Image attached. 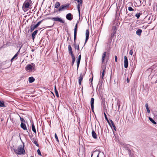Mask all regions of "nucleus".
<instances>
[{
  "label": "nucleus",
  "mask_w": 157,
  "mask_h": 157,
  "mask_svg": "<svg viewBox=\"0 0 157 157\" xmlns=\"http://www.w3.org/2000/svg\"><path fill=\"white\" fill-rule=\"evenodd\" d=\"M145 106L146 109L147 110V112L148 113H150V109H149V108L148 105V104L147 103H146L145 104Z\"/></svg>",
  "instance_id": "30"
},
{
  "label": "nucleus",
  "mask_w": 157,
  "mask_h": 157,
  "mask_svg": "<svg viewBox=\"0 0 157 157\" xmlns=\"http://www.w3.org/2000/svg\"><path fill=\"white\" fill-rule=\"evenodd\" d=\"M78 21L75 25V29H74V36L75 40V39H76V35H77V25H78Z\"/></svg>",
  "instance_id": "7"
},
{
  "label": "nucleus",
  "mask_w": 157,
  "mask_h": 157,
  "mask_svg": "<svg viewBox=\"0 0 157 157\" xmlns=\"http://www.w3.org/2000/svg\"><path fill=\"white\" fill-rule=\"evenodd\" d=\"M149 119L152 123L154 124H156V123L153 120V119L152 118L149 117Z\"/></svg>",
  "instance_id": "35"
},
{
  "label": "nucleus",
  "mask_w": 157,
  "mask_h": 157,
  "mask_svg": "<svg viewBox=\"0 0 157 157\" xmlns=\"http://www.w3.org/2000/svg\"><path fill=\"white\" fill-rule=\"evenodd\" d=\"M57 50H56V52H57Z\"/></svg>",
  "instance_id": "63"
},
{
  "label": "nucleus",
  "mask_w": 157,
  "mask_h": 157,
  "mask_svg": "<svg viewBox=\"0 0 157 157\" xmlns=\"http://www.w3.org/2000/svg\"><path fill=\"white\" fill-rule=\"evenodd\" d=\"M111 44L110 43H109L107 45V48H108V49H110L112 48V47H111Z\"/></svg>",
  "instance_id": "48"
},
{
  "label": "nucleus",
  "mask_w": 157,
  "mask_h": 157,
  "mask_svg": "<svg viewBox=\"0 0 157 157\" xmlns=\"http://www.w3.org/2000/svg\"><path fill=\"white\" fill-rule=\"evenodd\" d=\"M20 50H19V51H18V52L15 55L12 57V58L11 59V62H12L13 60L16 58V57L17 56L18 54L20 52Z\"/></svg>",
  "instance_id": "24"
},
{
  "label": "nucleus",
  "mask_w": 157,
  "mask_h": 157,
  "mask_svg": "<svg viewBox=\"0 0 157 157\" xmlns=\"http://www.w3.org/2000/svg\"><path fill=\"white\" fill-rule=\"evenodd\" d=\"M0 106L4 107L5 106V104L3 101H2L0 100Z\"/></svg>",
  "instance_id": "38"
},
{
  "label": "nucleus",
  "mask_w": 157,
  "mask_h": 157,
  "mask_svg": "<svg viewBox=\"0 0 157 157\" xmlns=\"http://www.w3.org/2000/svg\"><path fill=\"white\" fill-rule=\"evenodd\" d=\"M81 59L78 58L77 60V70H78L79 65Z\"/></svg>",
  "instance_id": "27"
},
{
  "label": "nucleus",
  "mask_w": 157,
  "mask_h": 157,
  "mask_svg": "<svg viewBox=\"0 0 157 157\" xmlns=\"http://www.w3.org/2000/svg\"><path fill=\"white\" fill-rule=\"evenodd\" d=\"M10 65H6L5 67V68H8L9 67H10Z\"/></svg>",
  "instance_id": "54"
},
{
  "label": "nucleus",
  "mask_w": 157,
  "mask_h": 157,
  "mask_svg": "<svg viewBox=\"0 0 157 157\" xmlns=\"http://www.w3.org/2000/svg\"><path fill=\"white\" fill-rule=\"evenodd\" d=\"M118 105V110H119V109L120 108V103L119 104V105Z\"/></svg>",
  "instance_id": "55"
},
{
  "label": "nucleus",
  "mask_w": 157,
  "mask_h": 157,
  "mask_svg": "<svg viewBox=\"0 0 157 157\" xmlns=\"http://www.w3.org/2000/svg\"><path fill=\"white\" fill-rule=\"evenodd\" d=\"M30 157H33V156H30Z\"/></svg>",
  "instance_id": "62"
},
{
  "label": "nucleus",
  "mask_w": 157,
  "mask_h": 157,
  "mask_svg": "<svg viewBox=\"0 0 157 157\" xmlns=\"http://www.w3.org/2000/svg\"><path fill=\"white\" fill-rule=\"evenodd\" d=\"M128 10L129 11H134V9L131 7L129 6L128 7Z\"/></svg>",
  "instance_id": "46"
},
{
  "label": "nucleus",
  "mask_w": 157,
  "mask_h": 157,
  "mask_svg": "<svg viewBox=\"0 0 157 157\" xmlns=\"http://www.w3.org/2000/svg\"><path fill=\"white\" fill-rule=\"evenodd\" d=\"M116 33L113 32L111 35V38L112 39L115 36Z\"/></svg>",
  "instance_id": "41"
},
{
  "label": "nucleus",
  "mask_w": 157,
  "mask_h": 157,
  "mask_svg": "<svg viewBox=\"0 0 157 157\" xmlns=\"http://www.w3.org/2000/svg\"><path fill=\"white\" fill-rule=\"evenodd\" d=\"M32 130L35 133H36V131L35 129V126L33 123L32 124Z\"/></svg>",
  "instance_id": "33"
},
{
  "label": "nucleus",
  "mask_w": 157,
  "mask_h": 157,
  "mask_svg": "<svg viewBox=\"0 0 157 157\" xmlns=\"http://www.w3.org/2000/svg\"><path fill=\"white\" fill-rule=\"evenodd\" d=\"M37 152L38 154L39 155H40V156L42 155L41 153V152H40V150L39 149H38L37 150Z\"/></svg>",
  "instance_id": "47"
},
{
  "label": "nucleus",
  "mask_w": 157,
  "mask_h": 157,
  "mask_svg": "<svg viewBox=\"0 0 157 157\" xmlns=\"http://www.w3.org/2000/svg\"><path fill=\"white\" fill-rule=\"evenodd\" d=\"M94 154H92L91 157H99L100 152L97 153L96 151H94Z\"/></svg>",
  "instance_id": "12"
},
{
  "label": "nucleus",
  "mask_w": 157,
  "mask_h": 157,
  "mask_svg": "<svg viewBox=\"0 0 157 157\" xmlns=\"http://www.w3.org/2000/svg\"><path fill=\"white\" fill-rule=\"evenodd\" d=\"M70 7V4H63L61 5L59 7L58 11H56V12H60L63 10H67Z\"/></svg>",
  "instance_id": "3"
},
{
  "label": "nucleus",
  "mask_w": 157,
  "mask_h": 157,
  "mask_svg": "<svg viewBox=\"0 0 157 157\" xmlns=\"http://www.w3.org/2000/svg\"><path fill=\"white\" fill-rule=\"evenodd\" d=\"M106 53H107L106 52H105L103 53V54H102V59H101L102 63H103L104 62L105 58V57L106 55Z\"/></svg>",
  "instance_id": "21"
},
{
  "label": "nucleus",
  "mask_w": 157,
  "mask_h": 157,
  "mask_svg": "<svg viewBox=\"0 0 157 157\" xmlns=\"http://www.w3.org/2000/svg\"><path fill=\"white\" fill-rule=\"evenodd\" d=\"M68 49H71V48L70 45H69L68 46Z\"/></svg>",
  "instance_id": "52"
},
{
  "label": "nucleus",
  "mask_w": 157,
  "mask_h": 157,
  "mask_svg": "<svg viewBox=\"0 0 157 157\" xmlns=\"http://www.w3.org/2000/svg\"><path fill=\"white\" fill-rule=\"evenodd\" d=\"M83 78V75L82 73L80 74V76L78 78V83L80 85H81V82Z\"/></svg>",
  "instance_id": "16"
},
{
  "label": "nucleus",
  "mask_w": 157,
  "mask_h": 157,
  "mask_svg": "<svg viewBox=\"0 0 157 157\" xmlns=\"http://www.w3.org/2000/svg\"><path fill=\"white\" fill-rule=\"evenodd\" d=\"M32 140L33 142V143L37 147L39 146V145L36 139L33 138Z\"/></svg>",
  "instance_id": "23"
},
{
  "label": "nucleus",
  "mask_w": 157,
  "mask_h": 157,
  "mask_svg": "<svg viewBox=\"0 0 157 157\" xmlns=\"http://www.w3.org/2000/svg\"><path fill=\"white\" fill-rule=\"evenodd\" d=\"M115 61L116 62H117V56H115Z\"/></svg>",
  "instance_id": "51"
},
{
  "label": "nucleus",
  "mask_w": 157,
  "mask_h": 157,
  "mask_svg": "<svg viewBox=\"0 0 157 157\" xmlns=\"http://www.w3.org/2000/svg\"><path fill=\"white\" fill-rule=\"evenodd\" d=\"M142 30L141 29H138L136 31V34L138 35L139 36H140L141 34V33L142 32Z\"/></svg>",
  "instance_id": "25"
},
{
  "label": "nucleus",
  "mask_w": 157,
  "mask_h": 157,
  "mask_svg": "<svg viewBox=\"0 0 157 157\" xmlns=\"http://www.w3.org/2000/svg\"><path fill=\"white\" fill-rule=\"evenodd\" d=\"M111 121H112L111 120H110L109 121L110 122L111 124Z\"/></svg>",
  "instance_id": "59"
},
{
  "label": "nucleus",
  "mask_w": 157,
  "mask_h": 157,
  "mask_svg": "<svg viewBox=\"0 0 157 157\" xmlns=\"http://www.w3.org/2000/svg\"><path fill=\"white\" fill-rule=\"evenodd\" d=\"M104 115L105 116V120L107 121L108 123L109 124V125H110V127H111V124L110 122L109 121V120L108 119L107 117V116L105 113H104Z\"/></svg>",
  "instance_id": "26"
},
{
  "label": "nucleus",
  "mask_w": 157,
  "mask_h": 157,
  "mask_svg": "<svg viewBox=\"0 0 157 157\" xmlns=\"http://www.w3.org/2000/svg\"><path fill=\"white\" fill-rule=\"evenodd\" d=\"M23 44H22V42H18L17 44V48H19V49H21L22 46H23Z\"/></svg>",
  "instance_id": "19"
},
{
  "label": "nucleus",
  "mask_w": 157,
  "mask_h": 157,
  "mask_svg": "<svg viewBox=\"0 0 157 157\" xmlns=\"http://www.w3.org/2000/svg\"><path fill=\"white\" fill-rule=\"evenodd\" d=\"M72 16V15L71 13H68L66 15V18L67 20L71 21L72 19V18L71 17Z\"/></svg>",
  "instance_id": "15"
},
{
  "label": "nucleus",
  "mask_w": 157,
  "mask_h": 157,
  "mask_svg": "<svg viewBox=\"0 0 157 157\" xmlns=\"http://www.w3.org/2000/svg\"><path fill=\"white\" fill-rule=\"evenodd\" d=\"M72 50H69V53L71 54V57H75Z\"/></svg>",
  "instance_id": "36"
},
{
  "label": "nucleus",
  "mask_w": 157,
  "mask_h": 157,
  "mask_svg": "<svg viewBox=\"0 0 157 157\" xmlns=\"http://www.w3.org/2000/svg\"><path fill=\"white\" fill-rule=\"evenodd\" d=\"M128 66V60L126 56H124V67L127 68Z\"/></svg>",
  "instance_id": "6"
},
{
  "label": "nucleus",
  "mask_w": 157,
  "mask_h": 157,
  "mask_svg": "<svg viewBox=\"0 0 157 157\" xmlns=\"http://www.w3.org/2000/svg\"><path fill=\"white\" fill-rule=\"evenodd\" d=\"M81 59L78 58L77 60V70H78L79 65Z\"/></svg>",
  "instance_id": "28"
},
{
  "label": "nucleus",
  "mask_w": 157,
  "mask_h": 157,
  "mask_svg": "<svg viewBox=\"0 0 157 157\" xmlns=\"http://www.w3.org/2000/svg\"><path fill=\"white\" fill-rule=\"evenodd\" d=\"M10 63V61L9 60H6L5 61H4L0 63V67H1L3 66H4L8 63Z\"/></svg>",
  "instance_id": "11"
},
{
  "label": "nucleus",
  "mask_w": 157,
  "mask_h": 157,
  "mask_svg": "<svg viewBox=\"0 0 157 157\" xmlns=\"http://www.w3.org/2000/svg\"><path fill=\"white\" fill-rule=\"evenodd\" d=\"M25 146L24 143L23 145H19L17 148V154L19 155H24L25 154V151L24 149Z\"/></svg>",
  "instance_id": "1"
},
{
  "label": "nucleus",
  "mask_w": 157,
  "mask_h": 157,
  "mask_svg": "<svg viewBox=\"0 0 157 157\" xmlns=\"http://www.w3.org/2000/svg\"><path fill=\"white\" fill-rule=\"evenodd\" d=\"M127 83H128L129 82V80L128 77L127 79Z\"/></svg>",
  "instance_id": "53"
},
{
  "label": "nucleus",
  "mask_w": 157,
  "mask_h": 157,
  "mask_svg": "<svg viewBox=\"0 0 157 157\" xmlns=\"http://www.w3.org/2000/svg\"><path fill=\"white\" fill-rule=\"evenodd\" d=\"M38 33V30H36L32 34V36L33 40H34L35 38V36Z\"/></svg>",
  "instance_id": "20"
},
{
  "label": "nucleus",
  "mask_w": 157,
  "mask_h": 157,
  "mask_svg": "<svg viewBox=\"0 0 157 157\" xmlns=\"http://www.w3.org/2000/svg\"><path fill=\"white\" fill-rule=\"evenodd\" d=\"M112 29L113 31V32L116 33L117 30V26H113Z\"/></svg>",
  "instance_id": "37"
},
{
  "label": "nucleus",
  "mask_w": 157,
  "mask_h": 157,
  "mask_svg": "<svg viewBox=\"0 0 157 157\" xmlns=\"http://www.w3.org/2000/svg\"><path fill=\"white\" fill-rule=\"evenodd\" d=\"M85 73L84 74H83V75H85Z\"/></svg>",
  "instance_id": "61"
},
{
  "label": "nucleus",
  "mask_w": 157,
  "mask_h": 157,
  "mask_svg": "<svg viewBox=\"0 0 157 157\" xmlns=\"http://www.w3.org/2000/svg\"><path fill=\"white\" fill-rule=\"evenodd\" d=\"M20 119L21 121L22 122L21 123H25V120L23 118L20 117Z\"/></svg>",
  "instance_id": "43"
},
{
  "label": "nucleus",
  "mask_w": 157,
  "mask_h": 157,
  "mask_svg": "<svg viewBox=\"0 0 157 157\" xmlns=\"http://www.w3.org/2000/svg\"><path fill=\"white\" fill-rule=\"evenodd\" d=\"M21 127L24 130H27V132H28L27 131V128L25 124V123H21Z\"/></svg>",
  "instance_id": "14"
},
{
  "label": "nucleus",
  "mask_w": 157,
  "mask_h": 157,
  "mask_svg": "<svg viewBox=\"0 0 157 157\" xmlns=\"http://www.w3.org/2000/svg\"><path fill=\"white\" fill-rule=\"evenodd\" d=\"M60 3L59 2H56L54 5L55 8H58L60 6Z\"/></svg>",
  "instance_id": "32"
},
{
  "label": "nucleus",
  "mask_w": 157,
  "mask_h": 157,
  "mask_svg": "<svg viewBox=\"0 0 157 157\" xmlns=\"http://www.w3.org/2000/svg\"><path fill=\"white\" fill-rule=\"evenodd\" d=\"M106 67H105V68L103 69V70L102 73L100 77V82L101 83L103 82V77L104 76V73L105 71Z\"/></svg>",
  "instance_id": "9"
},
{
  "label": "nucleus",
  "mask_w": 157,
  "mask_h": 157,
  "mask_svg": "<svg viewBox=\"0 0 157 157\" xmlns=\"http://www.w3.org/2000/svg\"><path fill=\"white\" fill-rule=\"evenodd\" d=\"M52 20L56 22H59L61 23H64L65 21L64 20H63L62 18L59 17H55L51 18Z\"/></svg>",
  "instance_id": "5"
},
{
  "label": "nucleus",
  "mask_w": 157,
  "mask_h": 157,
  "mask_svg": "<svg viewBox=\"0 0 157 157\" xmlns=\"http://www.w3.org/2000/svg\"><path fill=\"white\" fill-rule=\"evenodd\" d=\"M78 59H79H79H81V55H80L78 57Z\"/></svg>",
  "instance_id": "58"
},
{
  "label": "nucleus",
  "mask_w": 157,
  "mask_h": 157,
  "mask_svg": "<svg viewBox=\"0 0 157 157\" xmlns=\"http://www.w3.org/2000/svg\"><path fill=\"white\" fill-rule=\"evenodd\" d=\"M30 6V4L29 2L25 1L23 5V6L25 8H28Z\"/></svg>",
  "instance_id": "13"
},
{
  "label": "nucleus",
  "mask_w": 157,
  "mask_h": 157,
  "mask_svg": "<svg viewBox=\"0 0 157 157\" xmlns=\"http://www.w3.org/2000/svg\"><path fill=\"white\" fill-rule=\"evenodd\" d=\"M119 103H120V101H118L117 103V105H118Z\"/></svg>",
  "instance_id": "57"
},
{
  "label": "nucleus",
  "mask_w": 157,
  "mask_h": 157,
  "mask_svg": "<svg viewBox=\"0 0 157 157\" xmlns=\"http://www.w3.org/2000/svg\"><path fill=\"white\" fill-rule=\"evenodd\" d=\"M52 26H50V27H52Z\"/></svg>",
  "instance_id": "64"
},
{
  "label": "nucleus",
  "mask_w": 157,
  "mask_h": 157,
  "mask_svg": "<svg viewBox=\"0 0 157 157\" xmlns=\"http://www.w3.org/2000/svg\"><path fill=\"white\" fill-rule=\"evenodd\" d=\"M93 76L92 78H90L89 79V82H90L91 85H92V84H93L92 81H93Z\"/></svg>",
  "instance_id": "49"
},
{
  "label": "nucleus",
  "mask_w": 157,
  "mask_h": 157,
  "mask_svg": "<svg viewBox=\"0 0 157 157\" xmlns=\"http://www.w3.org/2000/svg\"><path fill=\"white\" fill-rule=\"evenodd\" d=\"M72 58V62H71V65L72 66H73L74 64V63L75 61V57H71Z\"/></svg>",
  "instance_id": "39"
},
{
  "label": "nucleus",
  "mask_w": 157,
  "mask_h": 157,
  "mask_svg": "<svg viewBox=\"0 0 157 157\" xmlns=\"http://www.w3.org/2000/svg\"><path fill=\"white\" fill-rule=\"evenodd\" d=\"M111 121V126H112L113 127V128H114V129L115 131H116V126H115L114 124V123L113 122V121Z\"/></svg>",
  "instance_id": "34"
},
{
  "label": "nucleus",
  "mask_w": 157,
  "mask_h": 157,
  "mask_svg": "<svg viewBox=\"0 0 157 157\" xmlns=\"http://www.w3.org/2000/svg\"><path fill=\"white\" fill-rule=\"evenodd\" d=\"M35 78L32 76L29 77V83H32L35 81Z\"/></svg>",
  "instance_id": "22"
},
{
  "label": "nucleus",
  "mask_w": 157,
  "mask_h": 157,
  "mask_svg": "<svg viewBox=\"0 0 157 157\" xmlns=\"http://www.w3.org/2000/svg\"><path fill=\"white\" fill-rule=\"evenodd\" d=\"M128 151L129 152V154H130L131 153V150L129 149H128Z\"/></svg>",
  "instance_id": "56"
},
{
  "label": "nucleus",
  "mask_w": 157,
  "mask_h": 157,
  "mask_svg": "<svg viewBox=\"0 0 157 157\" xmlns=\"http://www.w3.org/2000/svg\"><path fill=\"white\" fill-rule=\"evenodd\" d=\"M25 69L26 71H29V72L35 71L36 69L35 64L31 63L27 65L25 67Z\"/></svg>",
  "instance_id": "2"
},
{
  "label": "nucleus",
  "mask_w": 157,
  "mask_h": 157,
  "mask_svg": "<svg viewBox=\"0 0 157 157\" xmlns=\"http://www.w3.org/2000/svg\"><path fill=\"white\" fill-rule=\"evenodd\" d=\"M140 13H138L136 14L135 16L137 17V19H138L140 15Z\"/></svg>",
  "instance_id": "42"
},
{
  "label": "nucleus",
  "mask_w": 157,
  "mask_h": 157,
  "mask_svg": "<svg viewBox=\"0 0 157 157\" xmlns=\"http://www.w3.org/2000/svg\"><path fill=\"white\" fill-rule=\"evenodd\" d=\"M92 137L94 139H96L97 138V134L95 133L93 129L92 131Z\"/></svg>",
  "instance_id": "18"
},
{
  "label": "nucleus",
  "mask_w": 157,
  "mask_h": 157,
  "mask_svg": "<svg viewBox=\"0 0 157 157\" xmlns=\"http://www.w3.org/2000/svg\"><path fill=\"white\" fill-rule=\"evenodd\" d=\"M94 99L92 98L91 99L90 103H91V107L92 109V111L93 112H94Z\"/></svg>",
  "instance_id": "8"
},
{
  "label": "nucleus",
  "mask_w": 157,
  "mask_h": 157,
  "mask_svg": "<svg viewBox=\"0 0 157 157\" xmlns=\"http://www.w3.org/2000/svg\"><path fill=\"white\" fill-rule=\"evenodd\" d=\"M89 29H87L86 31V42L88 40L89 36Z\"/></svg>",
  "instance_id": "10"
},
{
  "label": "nucleus",
  "mask_w": 157,
  "mask_h": 157,
  "mask_svg": "<svg viewBox=\"0 0 157 157\" xmlns=\"http://www.w3.org/2000/svg\"><path fill=\"white\" fill-rule=\"evenodd\" d=\"M133 52H132V50H131L130 52H129V54L131 55H132V54Z\"/></svg>",
  "instance_id": "50"
},
{
  "label": "nucleus",
  "mask_w": 157,
  "mask_h": 157,
  "mask_svg": "<svg viewBox=\"0 0 157 157\" xmlns=\"http://www.w3.org/2000/svg\"><path fill=\"white\" fill-rule=\"evenodd\" d=\"M55 138L56 141L57 142H59V139H58V136H57V135L56 133H55Z\"/></svg>",
  "instance_id": "44"
},
{
  "label": "nucleus",
  "mask_w": 157,
  "mask_h": 157,
  "mask_svg": "<svg viewBox=\"0 0 157 157\" xmlns=\"http://www.w3.org/2000/svg\"><path fill=\"white\" fill-rule=\"evenodd\" d=\"M11 150L13 151L15 153L17 154V149H15L14 147H13L11 148Z\"/></svg>",
  "instance_id": "45"
},
{
  "label": "nucleus",
  "mask_w": 157,
  "mask_h": 157,
  "mask_svg": "<svg viewBox=\"0 0 157 157\" xmlns=\"http://www.w3.org/2000/svg\"><path fill=\"white\" fill-rule=\"evenodd\" d=\"M54 90H55V92L56 94V96H57V97L58 98L59 97V95L58 91L56 89V86L55 85V86Z\"/></svg>",
  "instance_id": "29"
},
{
  "label": "nucleus",
  "mask_w": 157,
  "mask_h": 157,
  "mask_svg": "<svg viewBox=\"0 0 157 157\" xmlns=\"http://www.w3.org/2000/svg\"><path fill=\"white\" fill-rule=\"evenodd\" d=\"M73 46L75 49H79V45L78 44H76V39L75 40V39H74V43Z\"/></svg>",
  "instance_id": "17"
},
{
  "label": "nucleus",
  "mask_w": 157,
  "mask_h": 157,
  "mask_svg": "<svg viewBox=\"0 0 157 157\" xmlns=\"http://www.w3.org/2000/svg\"><path fill=\"white\" fill-rule=\"evenodd\" d=\"M36 27L35 25H32L30 27V32H32Z\"/></svg>",
  "instance_id": "31"
},
{
  "label": "nucleus",
  "mask_w": 157,
  "mask_h": 157,
  "mask_svg": "<svg viewBox=\"0 0 157 157\" xmlns=\"http://www.w3.org/2000/svg\"><path fill=\"white\" fill-rule=\"evenodd\" d=\"M43 20H41L40 21H39L35 25L37 27L39 26V25L42 22Z\"/></svg>",
  "instance_id": "40"
},
{
  "label": "nucleus",
  "mask_w": 157,
  "mask_h": 157,
  "mask_svg": "<svg viewBox=\"0 0 157 157\" xmlns=\"http://www.w3.org/2000/svg\"><path fill=\"white\" fill-rule=\"evenodd\" d=\"M78 2V4L77 6L78 10L79 13V17H80L81 7L82 6V0H74Z\"/></svg>",
  "instance_id": "4"
},
{
  "label": "nucleus",
  "mask_w": 157,
  "mask_h": 157,
  "mask_svg": "<svg viewBox=\"0 0 157 157\" xmlns=\"http://www.w3.org/2000/svg\"><path fill=\"white\" fill-rule=\"evenodd\" d=\"M34 50H31V51H32V52H34Z\"/></svg>",
  "instance_id": "60"
}]
</instances>
